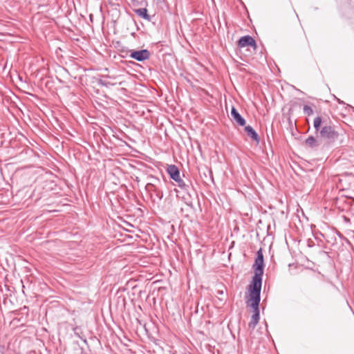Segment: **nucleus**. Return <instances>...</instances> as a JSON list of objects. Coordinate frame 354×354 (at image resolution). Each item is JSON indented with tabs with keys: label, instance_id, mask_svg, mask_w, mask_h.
<instances>
[{
	"label": "nucleus",
	"instance_id": "1",
	"mask_svg": "<svg viewBox=\"0 0 354 354\" xmlns=\"http://www.w3.org/2000/svg\"><path fill=\"white\" fill-rule=\"evenodd\" d=\"M254 274L248 286H262V279L264 270V259L262 249L260 248L257 252L254 263L253 265Z\"/></svg>",
	"mask_w": 354,
	"mask_h": 354
},
{
	"label": "nucleus",
	"instance_id": "2",
	"mask_svg": "<svg viewBox=\"0 0 354 354\" xmlns=\"http://www.w3.org/2000/svg\"><path fill=\"white\" fill-rule=\"evenodd\" d=\"M262 286H248V297L246 301L247 306L252 308V314H259V305L261 301V291Z\"/></svg>",
	"mask_w": 354,
	"mask_h": 354
},
{
	"label": "nucleus",
	"instance_id": "3",
	"mask_svg": "<svg viewBox=\"0 0 354 354\" xmlns=\"http://www.w3.org/2000/svg\"><path fill=\"white\" fill-rule=\"evenodd\" d=\"M152 182L148 183L145 189L150 194L151 198L153 203H159L163 198V192L161 187L162 183L156 177H151Z\"/></svg>",
	"mask_w": 354,
	"mask_h": 354
},
{
	"label": "nucleus",
	"instance_id": "4",
	"mask_svg": "<svg viewBox=\"0 0 354 354\" xmlns=\"http://www.w3.org/2000/svg\"><path fill=\"white\" fill-rule=\"evenodd\" d=\"M321 138L326 139L328 142H333L339 136L334 127L328 125L324 126L319 131Z\"/></svg>",
	"mask_w": 354,
	"mask_h": 354
},
{
	"label": "nucleus",
	"instance_id": "5",
	"mask_svg": "<svg viewBox=\"0 0 354 354\" xmlns=\"http://www.w3.org/2000/svg\"><path fill=\"white\" fill-rule=\"evenodd\" d=\"M129 57L138 62H144L149 59L151 53L147 49L131 50Z\"/></svg>",
	"mask_w": 354,
	"mask_h": 354
},
{
	"label": "nucleus",
	"instance_id": "6",
	"mask_svg": "<svg viewBox=\"0 0 354 354\" xmlns=\"http://www.w3.org/2000/svg\"><path fill=\"white\" fill-rule=\"evenodd\" d=\"M238 46L240 48L250 46L255 49L257 48V43L252 37L245 35L238 40Z\"/></svg>",
	"mask_w": 354,
	"mask_h": 354
},
{
	"label": "nucleus",
	"instance_id": "7",
	"mask_svg": "<svg viewBox=\"0 0 354 354\" xmlns=\"http://www.w3.org/2000/svg\"><path fill=\"white\" fill-rule=\"evenodd\" d=\"M230 115L234 121H235L239 126L243 127L245 125L246 121L239 113L237 109L232 106L231 109Z\"/></svg>",
	"mask_w": 354,
	"mask_h": 354
},
{
	"label": "nucleus",
	"instance_id": "8",
	"mask_svg": "<svg viewBox=\"0 0 354 354\" xmlns=\"http://www.w3.org/2000/svg\"><path fill=\"white\" fill-rule=\"evenodd\" d=\"M167 171L171 179L173 180L178 179L180 176V171L177 166L175 165H169L167 167Z\"/></svg>",
	"mask_w": 354,
	"mask_h": 354
},
{
	"label": "nucleus",
	"instance_id": "9",
	"mask_svg": "<svg viewBox=\"0 0 354 354\" xmlns=\"http://www.w3.org/2000/svg\"><path fill=\"white\" fill-rule=\"evenodd\" d=\"M245 131L252 140L255 141L257 144L259 143V136L252 127H251L250 125L245 126Z\"/></svg>",
	"mask_w": 354,
	"mask_h": 354
},
{
	"label": "nucleus",
	"instance_id": "10",
	"mask_svg": "<svg viewBox=\"0 0 354 354\" xmlns=\"http://www.w3.org/2000/svg\"><path fill=\"white\" fill-rule=\"evenodd\" d=\"M175 182L177 183L178 186L186 192L189 195H190V190L192 189V187L189 184L185 183V182L180 178V176L178 177V179L174 180Z\"/></svg>",
	"mask_w": 354,
	"mask_h": 354
},
{
	"label": "nucleus",
	"instance_id": "11",
	"mask_svg": "<svg viewBox=\"0 0 354 354\" xmlns=\"http://www.w3.org/2000/svg\"><path fill=\"white\" fill-rule=\"evenodd\" d=\"M305 145L311 148L315 149L319 146V141L313 136H308L304 141Z\"/></svg>",
	"mask_w": 354,
	"mask_h": 354
},
{
	"label": "nucleus",
	"instance_id": "12",
	"mask_svg": "<svg viewBox=\"0 0 354 354\" xmlns=\"http://www.w3.org/2000/svg\"><path fill=\"white\" fill-rule=\"evenodd\" d=\"M134 12L136 15L145 20L150 21L151 19V16L148 14L147 9L145 8L136 9L134 10Z\"/></svg>",
	"mask_w": 354,
	"mask_h": 354
},
{
	"label": "nucleus",
	"instance_id": "13",
	"mask_svg": "<svg viewBox=\"0 0 354 354\" xmlns=\"http://www.w3.org/2000/svg\"><path fill=\"white\" fill-rule=\"evenodd\" d=\"M260 319V315L259 314H252L251 317V320L248 324V326L250 328L254 329L257 324L259 323Z\"/></svg>",
	"mask_w": 354,
	"mask_h": 354
},
{
	"label": "nucleus",
	"instance_id": "14",
	"mask_svg": "<svg viewBox=\"0 0 354 354\" xmlns=\"http://www.w3.org/2000/svg\"><path fill=\"white\" fill-rule=\"evenodd\" d=\"M322 124V117L317 116L314 119L313 127L317 133L319 131Z\"/></svg>",
	"mask_w": 354,
	"mask_h": 354
},
{
	"label": "nucleus",
	"instance_id": "15",
	"mask_svg": "<svg viewBox=\"0 0 354 354\" xmlns=\"http://www.w3.org/2000/svg\"><path fill=\"white\" fill-rule=\"evenodd\" d=\"M303 110L304 114H306L307 116H310L314 113L313 109L307 104L304 106Z\"/></svg>",
	"mask_w": 354,
	"mask_h": 354
},
{
	"label": "nucleus",
	"instance_id": "16",
	"mask_svg": "<svg viewBox=\"0 0 354 354\" xmlns=\"http://www.w3.org/2000/svg\"><path fill=\"white\" fill-rule=\"evenodd\" d=\"M97 83L100 86H105V87H109L111 85V83L109 82H107L102 79L98 80Z\"/></svg>",
	"mask_w": 354,
	"mask_h": 354
},
{
	"label": "nucleus",
	"instance_id": "17",
	"mask_svg": "<svg viewBox=\"0 0 354 354\" xmlns=\"http://www.w3.org/2000/svg\"><path fill=\"white\" fill-rule=\"evenodd\" d=\"M75 335L76 336H77L79 338H80L82 340H83V341H84V342L85 344H87V340H86V338H83V337H82L80 335V334H79L78 333H77L76 331H75Z\"/></svg>",
	"mask_w": 354,
	"mask_h": 354
},
{
	"label": "nucleus",
	"instance_id": "18",
	"mask_svg": "<svg viewBox=\"0 0 354 354\" xmlns=\"http://www.w3.org/2000/svg\"><path fill=\"white\" fill-rule=\"evenodd\" d=\"M336 234L342 239H346V238L344 236V235L339 232V231L336 232Z\"/></svg>",
	"mask_w": 354,
	"mask_h": 354
},
{
	"label": "nucleus",
	"instance_id": "19",
	"mask_svg": "<svg viewBox=\"0 0 354 354\" xmlns=\"http://www.w3.org/2000/svg\"><path fill=\"white\" fill-rule=\"evenodd\" d=\"M133 5L139 6L140 4V1L139 0H131Z\"/></svg>",
	"mask_w": 354,
	"mask_h": 354
},
{
	"label": "nucleus",
	"instance_id": "20",
	"mask_svg": "<svg viewBox=\"0 0 354 354\" xmlns=\"http://www.w3.org/2000/svg\"><path fill=\"white\" fill-rule=\"evenodd\" d=\"M335 98L336 99V100L338 102V104H345V103L342 100H341L340 99L336 97L335 96Z\"/></svg>",
	"mask_w": 354,
	"mask_h": 354
},
{
	"label": "nucleus",
	"instance_id": "21",
	"mask_svg": "<svg viewBox=\"0 0 354 354\" xmlns=\"http://www.w3.org/2000/svg\"><path fill=\"white\" fill-rule=\"evenodd\" d=\"M216 295H223V290H218L216 291Z\"/></svg>",
	"mask_w": 354,
	"mask_h": 354
},
{
	"label": "nucleus",
	"instance_id": "22",
	"mask_svg": "<svg viewBox=\"0 0 354 354\" xmlns=\"http://www.w3.org/2000/svg\"><path fill=\"white\" fill-rule=\"evenodd\" d=\"M208 171H209V173L210 178L212 179V180H213V176H212V171H211V170H209Z\"/></svg>",
	"mask_w": 354,
	"mask_h": 354
},
{
	"label": "nucleus",
	"instance_id": "23",
	"mask_svg": "<svg viewBox=\"0 0 354 354\" xmlns=\"http://www.w3.org/2000/svg\"><path fill=\"white\" fill-rule=\"evenodd\" d=\"M347 305H348V306H349V308H351V306H350L349 303L347 302Z\"/></svg>",
	"mask_w": 354,
	"mask_h": 354
},
{
	"label": "nucleus",
	"instance_id": "24",
	"mask_svg": "<svg viewBox=\"0 0 354 354\" xmlns=\"http://www.w3.org/2000/svg\"><path fill=\"white\" fill-rule=\"evenodd\" d=\"M347 305H348V306H349V308H351V306H350L349 303L347 302Z\"/></svg>",
	"mask_w": 354,
	"mask_h": 354
},
{
	"label": "nucleus",
	"instance_id": "25",
	"mask_svg": "<svg viewBox=\"0 0 354 354\" xmlns=\"http://www.w3.org/2000/svg\"><path fill=\"white\" fill-rule=\"evenodd\" d=\"M347 305H348V306H349V308H351V306H350L349 303L347 302Z\"/></svg>",
	"mask_w": 354,
	"mask_h": 354
},
{
	"label": "nucleus",
	"instance_id": "26",
	"mask_svg": "<svg viewBox=\"0 0 354 354\" xmlns=\"http://www.w3.org/2000/svg\"><path fill=\"white\" fill-rule=\"evenodd\" d=\"M221 301H223L224 299L223 298L219 299Z\"/></svg>",
	"mask_w": 354,
	"mask_h": 354
},
{
	"label": "nucleus",
	"instance_id": "27",
	"mask_svg": "<svg viewBox=\"0 0 354 354\" xmlns=\"http://www.w3.org/2000/svg\"><path fill=\"white\" fill-rule=\"evenodd\" d=\"M142 1H143V0H140V3H141Z\"/></svg>",
	"mask_w": 354,
	"mask_h": 354
}]
</instances>
